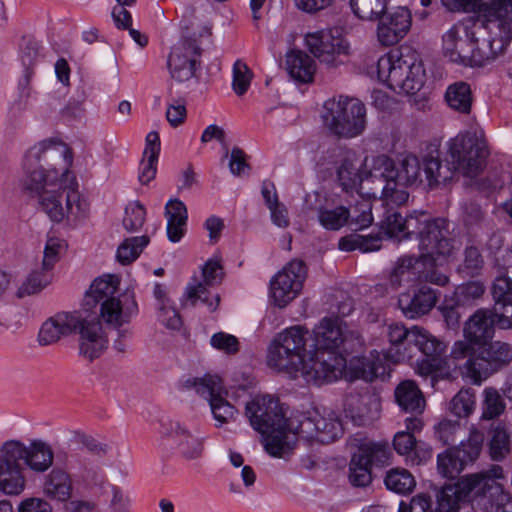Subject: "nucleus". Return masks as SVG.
<instances>
[{
	"mask_svg": "<svg viewBox=\"0 0 512 512\" xmlns=\"http://www.w3.org/2000/svg\"><path fill=\"white\" fill-rule=\"evenodd\" d=\"M313 338L310 335L309 348L327 352H340V347L347 341L345 326L338 317H325L313 330Z\"/></svg>",
	"mask_w": 512,
	"mask_h": 512,
	"instance_id": "24",
	"label": "nucleus"
},
{
	"mask_svg": "<svg viewBox=\"0 0 512 512\" xmlns=\"http://www.w3.org/2000/svg\"><path fill=\"white\" fill-rule=\"evenodd\" d=\"M479 476L473 473L461 477L457 482L443 486L436 493L437 512H458L462 505L473 500Z\"/></svg>",
	"mask_w": 512,
	"mask_h": 512,
	"instance_id": "21",
	"label": "nucleus"
},
{
	"mask_svg": "<svg viewBox=\"0 0 512 512\" xmlns=\"http://www.w3.org/2000/svg\"><path fill=\"white\" fill-rule=\"evenodd\" d=\"M483 265L484 260L479 249L470 246L464 251V260L459 266L458 271L466 277H474L480 273Z\"/></svg>",
	"mask_w": 512,
	"mask_h": 512,
	"instance_id": "57",
	"label": "nucleus"
},
{
	"mask_svg": "<svg viewBox=\"0 0 512 512\" xmlns=\"http://www.w3.org/2000/svg\"><path fill=\"white\" fill-rule=\"evenodd\" d=\"M497 323L491 309H478L465 322L463 333L466 340L477 344L492 339Z\"/></svg>",
	"mask_w": 512,
	"mask_h": 512,
	"instance_id": "30",
	"label": "nucleus"
},
{
	"mask_svg": "<svg viewBox=\"0 0 512 512\" xmlns=\"http://www.w3.org/2000/svg\"><path fill=\"white\" fill-rule=\"evenodd\" d=\"M425 259V265L421 268L420 280L423 282H430L439 286H444L448 283L449 278L446 274L440 272L435 266L434 257H422Z\"/></svg>",
	"mask_w": 512,
	"mask_h": 512,
	"instance_id": "62",
	"label": "nucleus"
},
{
	"mask_svg": "<svg viewBox=\"0 0 512 512\" xmlns=\"http://www.w3.org/2000/svg\"><path fill=\"white\" fill-rule=\"evenodd\" d=\"M286 70L296 81L308 83L316 70L315 61L303 51L292 50L286 55Z\"/></svg>",
	"mask_w": 512,
	"mask_h": 512,
	"instance_id": "37",
	"label": "nucleus"
},
{
	"mask_svg": "<svg viewBox=\"0 0 512 512\" xmlns=\"http://www.w3.org/2000/svg\"><path fill=\"white\" fill-rule=\"evenodd\" d=\"M412 328L407 329L403 324L392 323L385 329V335L389 347L385 349L384 356L393 363H399L411 359L408 346L411 342Z\"/></svg>",
	"mask_w": 512,
	"mask_h": 512,
	"instance_id": "28",
	"label": "nucleus"
},
{
	"mask_svg": "<svg viewBox=\"0 0 512 512\" xmlns=\"http://www.w3.org/2000/svg\"><path fill=\"white\" fill-rule=\"evenodd\" d=\"M415 229H418L421 257L451 255L453 240L450 236L449 222L446 219H418Z\"/></svg>",
	"mask_w": 512,
	"mask_h": 512,
	"instance_id": "16",
	"label": "nucleus"
},
{
	"mask_svg": "<svg viewBox=\"0 0 512 512\" xmlns=\"http://www.w3.org/2000/svg\"><path fill=\"white\" fill-rule=\"evenodd\" d=\"M384 483L388 490L402 495L411 493L416 486L414 476L404 468L387 471Z\"/></svg>",
	"mask_w": 512,
	"mask_h": 512,
	"instance_id": "46",
	"label": "nucleus"
},
{
	"mask_svg": "<svg viewBox=\"0 0 512 512\" xmlns=\"http://www.w3.org/2000/svg\"><path fill=\"white\" fill-rule=\"evenodd\" d=\"M412 23L411 13L407 8L384 13L377 25V39L382 46H393L409 32Z\"/></svg>",
	"mask_w": 512,
	"mask_h": 512,
	"instance_id": "25",
	"label": "nucleus"
},
{
	"mask_svg": "<svg viewBox=\"0 0 512 512\" xmlns=\"http://www.w3.org/2000/svg\"><path fill=\"white\" fill-rule=\"evenodd\" d=\"M21 450V461L35 472H45L53 464L54 452L49 444L42 440H34L26 447L20 441H8Z\"/></svg>",
	"mask_w": 512,
	"mask_h": 512,
	"instance_id": "29",
	"label": "nucleus"
},
{
	"mask_svg": "<svg viewBox=\"0 0 512 512\" xmlns=\"http://www.w3.org/2000/svg\"><path fill=\"white\" fill-rule=\"evenodd\" d=\"M66 146L50 140L31 147L24 157L23 188L37 200L38 208L51 221L64 220L77 226L90 212V203L79 192L78 182L69 172L71 157Z\"/></svg>",
	"mask_w": 512,
	"mask_h": 512,
	"instance_id": "1",
	"label": "nucleus"
},
{
	"mask_svg": "<svg viewBox=\"0 0 512 512\" xmlns=\"http://www.w3.org/2000/svg\"><path fill=\"white\" fill-rule=\"evenodd\" d=\"M376 69L378 79L399 94H415L424 84L422 61L411 47H401L381 56Z\"/></svg>",
	"mask_w": 512,
	"mask_h": 512,
	"instance_id": "4",
	"label": "nucleus"
},
{
	"mask_svg": "<svg viewBox=\"0 0 512 512\" xmlns=\"http://www.w3.org/2000/svg\"><path fill=\"white\" fill-rule=\"evenodd\" d=\"M421 171L422 162L413 154L403 156L397 163L386 155H379L373 159L370 175L392 179L408 187L421 183Z\"/></svg>",
	"mask_w": 512,
	"mask_h": 512,
	"instance_id": "15",
	"label": "nucleus"
},
{
	"mask_svg": "<svg viewBox=\"0 0 512 512\" xmlns=\"http://www.w3.org/2000/svg\"><path fill=\"white\" fill-rule=\"evenodd\" d=\"M21 455L15 444L4 443L0 455V489L5 494L18 495L25 488Z\"/></svg>",
	"mask_w": 512,
	"mask_h": 512,
	"instance_id": "20",
	"label": "nucleus"
},
{
	"mask_svg": "<svg viewBox=\"0 0 512 512\" xmlns=\"http://www.w3.org/2000/svg\"><path fill=\"white\" fill-rule=\"evenodd\" d=\"M353 13L362 20H378L387 10V0H350Z\"/></svg>",
	"mask_w": 512,
	"mask_h": 512,
	"instance_id": "47",
	"label": "nucleus"
},
{
	"mask_svg": "<svg viewBox=\"0 0 512 512\" xmlns=\"http://www.w3.org/2000/svg\"><path fill=\"white\" fill-rule=\"evenodd\" d=\"M422 169L430 187L438 186L452 179L456 172L451 160L446 154V164L443 165L438 149L427 152L422 158Z\"/></svg>",
	"mask_w": 512,
	"mask_h": 512,
	"instance_id": "32",
	"label": "nucleus"
},
{
	"mask_svg": "<svg viewBox=\"0 0 512 512\" xmlns=\"http://www.w3.org/2000/svg\"><path fill=\"white\" fill-rule=\"evenodd\" d=\"M512 39V23L472 20L454 24L443 36V53L465 66H485L504 52Z\"/></svg>",
	"mask_w": 512,
	"mask_h": 512,
	"instance_id": "2",
	"label": "nucleus"
},
{
	"mask_svg": "<svg viewBox=\"0 0 512 512\" xmlns=\"http://www.w3.org/2000/svg\"><path fill=\"white\" fill-rule=\"evenodd\" d=\"M308 50L329 67L342 64L341 55L347 54L348 46L341 37H334L329 31L309 33L305 37Z\"/></svg>",
	"mask_w": 512,
	"mask_h": 512,
	"instance_id": "22",
	"label": "nucleus"
},
{
	"mask_svg": "<svg viewBox=\"0 0 512 512\" xmlns=\"http://www.w3.org/2000/svg\"><path fill=\"white\" fill-rule=\"evenodd\" d=\"M203 282L189 284L186 288L187 300L194 306L199 300L207 305L210 311L216 310L220 302L218 294H212L207 286H214L221 282L223 277L222 266L216 260H208L202 269Z\"/></svg>",
	"mask_w": 512,
	"mask_h": 512,
	"instance_id": "23",
	"label": "nucleus"
},
{
	"mask_svg": "<svg viewBox=\"0 0 512 512\" xmlns=\"http://www.w3.org/2000/svg\"><path fill=\"white\" fill-rule=\"evenodd\" d=\"M395 400L400 409L406 413L422 414L426 401L422 391L412 380H405L395 389Z\"/></svg>",
	"mask_w": 512,
	"mask_h": 512,
	"instance_id": "35",
	"label": "nucleus"
},
{
	"mask_svg": "<svg viewBox=\"0 0 512 512\" xmlns=\"http://www.w3.org/2000/svg\"><path fill=\"white\" fill-rule=\"evenodd\" d=\"M417 223V217L403 218L397 211L386 210L384 219L381 222V228L389 237L404 238L414 233Z\"/></svg>",
	"mask_w": 512,
	"mask_h": 512,
	"instance_id": "41",
	"label": "nucleus"
},
{
	"mask_svg": "<svg viewBox=\"0 0 512 512\" xmlns=\"http://www.w3.org/2000/svg\"><path fill=\"white\" fill-rule=\"evenodd\" d=\"M349 481L355 487H366L372 482L371 466L355 453L349 464Z\"/></svg>",
	"mask_w": 512,
	"mask_h": 512,
	"instance_id": "51",
	"label": "nucleus"
},
{
	"mask_svg": "<svg viewBox=\"0 0 512 512\" xmlns=\"http://www.w3.org/2000/svg\"><path fill=\"white\" fill-rule=\"evenodd\" d=\"M309 339V331L300 325L279 332L268 346L267 365L297 377L309 349Z\"/></svg>",
	"mask_w": 512,
	"mask_h": 512,
	"instance_id": "6",
	"label": "nucleus"
},
{
	"mask_svg": "<svg viewBox=\"0 0 512 512\" xmlns=\"http://www.w3.org/2000/svg\"><path fill=\"white\" fill-rule=\"evenodd\" d=\"M476 396L471 389H461L449 402L448 410L459 418L469 417L475 410Z\"/></svg>",
	"mask_w": 512,
	"mask_h": 512,
	"instance_id": "50",
	"label": "nucleus"
},
{
	"mask_svg": "<svg viewBox=\"0 0 512 512\" xmlns=\"http://www.w3.org/2000/svg\"><path fill=\"white\" fill-rule=\"evenodd\" d=\"M202 49L195 39L183 38L172 47L167 60L170 76L177 82H186L195 76L200 65Z\"/></svg>",
	"mask_w": 512,
	"mask_h": 512,
	"instance_id": "18",
	"label": "nucleus"
},
{
	"mask_svg": "<svg viewBox=\"0 0 512 512\" xmlns=\"http://www.w3.org/2000/svg\"><path fill=\"white\" fill-rule=\"evenodd\" d=\"M483 442L484 433L472 425L466 440L438 454V473L446 478H456L463 470L478 460L481 455Z\"/></svg>",
	"mask_w": 512,
	"mask_h": 512,
	"instance_id": "11",
	"label": "nucleus"
},
{
	"mask_svg": "<svg viewBox=\"0 0 512 512\" xmlns=\"http://www.w3.org/2000/svg\"><path fill=\"white\" fill-rule=\"evenodd\" d=\"M451 11L473 12L472 20L512 23V0H442Z\"/></svg>",
	"mask_w": 512,
	"mask_h": 512,
	"instance_id": "19",
	"label": "nucleus"
},
{
	"mask_svg": "<svg viewBox=\"0 0 512 512\" xmlns=\"http://www.w3.org/2000/svg\"><path fill=\"white\" fill-rule=\"evenodd\" d=\"M381 242L382 239L378 234L364 236L358 233H351L339 239L338 248L345 252L357 249L361 252H372L381 248Z\"/></svg>",
	"mask_w": 512,
	"mask_h": 512,
	"instance_id": "44",
	"label": "nucleus"
},
{
	"mask_svg": "<svg viewBox=\"0 0 512 512\" xmlns=\"http://www.w3.org/2000/svg\"><path fill=\"white\" fill-rule=\"evenodd\" d=\"M252 80V72L248 66L237 60L233 66V89L235 93L242 96L248 90Z\"/></svg>",
	"mask_w": 512,
	"mask_h": 512,
	"instance_id": "59",
	"label": "nucleus"
},
{
	"mask_svg": "<svg viewBox=\"0 0 512 512\" xmlns=\"http://www.w3.org/2000/svg\"><path fill=\"white\" fill-rule=\"evenodd\" d=\"M245 415L254 430L264 436L265 450L273 457H285L294 448V436L279 400L271 395H257L245 406Z\"/></svg>",
	"mask_w": 512,
	"mask_h": 512,
	"instance_id": "3",
	"label": "nucleus"
},
{
	"mask_svg": "<svg viewBox=\"0 0 512 512\" xmlns=\"http://www.w3.org/2000/svg\"><path fill=\"white\" fill-rule=\"evenodd\" d=\"M385 185L382 189V200L388 207L387 210H393L394 206H401L405 204L409 198L406 190L399 188L401 186L398 182L392 179H383Z\"/></svg>",
	"mask_w": 512,
	"mask_h": 512,
	"instance_id": "54",
	"label": "nucleus"
},
{
	"mask_svg": "<svg viewBox=\"0 0 512 512\" xmlns=\"http://www.w3.org/2000/svg\"><path fill=\"white\" fill-rule=\"evenodd\" d=\"M358 455L367 460L369 465L384 464L388 461L391 451L387 443H366L359 448Z\"/></svg>",
	"mask_w": 512,
	"mask_h": 512,
	"instance_id": "55",
	"label": "nucleus"
},
{
	"mask_svg": "<svg viewBox=\"0 0 512 512\" xmlns=\"http://www.w3.org/2000/svg\"><path fill=\"white\" fill-rule=\"evenodd\" d=\"M485 292V286L480 281H469L459 285L454 291V303L456 306H466L481 298Z\"/></svg>",
	"mask_w": 512,
	"mask_h": 512,
	"instance_id": "52",
	"label": "nucleus"
},
{
	"mask_svg": "<svg viewBox=\"0 0 512 512\" xmlns=\"http://www.w3.org/2000/svg\"><path fill=\"white\" fill-rule=\"evenodd\" d=\"M488 452L492 460H504L512 450L511 428L505 421H498L489 429Z\"/></svg>",
	"mask_w": 512,
	"mask_h": 512,
	"instance_id": "34",
	"label": "nucleus"
},
{
	"mask_svg": "<svg viewBox=\"0 0 512 512\" xmlns=\"http://www.w3.org/2000/svg\"><path fill=\"white\" fill-rule=\"evenodd\" d=\"M323 120L329 131L343 138L360 135L366 127L365 105L356 98L340 96L324 104Z\"/></svg>",
	"mask_w": 512,
	"mask_h": 512,
	"instance_id": "7",
	"label": "nucleus"
},
{
	"mask_svg": "<svg viewBox=\"0 0 512 512\" xmlns=\"http://www.w3.org/2000/svg\"><path fill=\"white\" fill-rule=\"evenodd\" d=\"M461 431V423L457 420L442 419L434 426L435 437L444 445L454 443Z\"/></svg>",
	"mask_w": 512,
	"mask_h": 512,
	"instance_id": "56",
	"label": "nucleus"
},
{
	"mask_svg": "<svg viewBox=\"0 0 512 512\" xmlns=\"http://www.w3.org/2000/svg\"><path fill=\"white\" fill-rule=\"evenodd\" d=\"M512 362V346L502 341H491L482 345L477 356L470 357L462 367L463 376L473 384H481L494 373L506 368Z\"/></svg>",
	"mask_w": 512,
	"mask_h": 512,
	"instance_id": "10",
	"label": "nucleus"
},
{
	"mask_svg": "<svg viewBox=\"0 0 512 512\" xmlns=\"http://www.w3.org/2000/svg\"><path fill=\"white\" fill-rule=\"evenodd\" d=\"M340 186L346 192L357 190L361 184L362 178L359 174V168L349 160H344L337 172Z\"/></svg>",
	"mask_w": 512,
	"mask_h": 512,
	"instance_id": "53",
	"label": "nucleus"
},
{
	"mask_svg": "<svg viewBox=\"0 0 512 512\" xmlns=\"http://www.w3.org/2000/svg\"><path fill=\"white\" fill-rule=\"evenodd\" d=\"M445 100L452 110L461 114H469L473 103L470 85L463 81L449 85L445 93Z\"/></svg>",
	"mask_w": 512,
	"mask_h": 512,
	"instance_id": "42",
	"label": "nucleus"
},
{
	"mask_svg": "<svg viewBox=\"0 0 512 512\" xmlns=\"http://www.w3.org/2000/svg\"><path fill=\"white\" fill-rule=\"evenodd\" d=\"M145 219L146 210L144 206L139 201H135L126 206L123 226L128 232H134L143 226Z\"/></svg>",
	"mask_w": 512,
	"mask_h": 512,
	"instance_id": "58",
	"label": "nucleus"
},
{
	"mask_svg": "<svg viewBox=\"0 0 512 512\" xmlns=\"http://www.w3.org/2000/svg\"><path fill=\"white\" fill-rule=\"evenodd\" d=\"M351 224L358 230L369 227L373 222L372 204L368 200L357 202L353 208V213H350Z\"/></svg>",
	"mask_w": 512,
	"mask_h": 512,
	"instance_id": "61",
	"label": "nucleus"
},
{
	"mask_svg": "<svg viewBox=\"0 0 512 512\" xmlns=\"http://www.w3.org/2000/svg\"><path fill=\"white\" fill-rule=\"evenodd\" d=\"M148 243L149 237L145 235L125 239L117 249V260L124 265L130 264L139 257Z\"/></svg>",
	"mask_w": 512,
	"mask_h": 512,
	"instance_id": "49",
	"label": "nucleus"
},
{
	"mask_svg": "<svg viewBox=\"0 0 512 512\" xmlns=\"http://www.w3.org/2000/svg\"><path fill=\"white\" fill-rule=\"evenodd\" d=\"M345 366L342 353L309 348L299 373L307 382L320 385L339 379Z\"/></svg>",
	"mask_w": 512,
	"mask_h": 512,
	"instance_id": "14",
	"label": "nucleus"
},
{
	"mask_svg": "<svg viewBox=\"0 0 512 512\" xmlns=\"http://www.w3.org/2000/svg\"><path fill=\"white\" fill-rule=\"evenodd\" d=\"M424 265L425 259H422L421 256L418 258L412 256L400 258L390 275L391 285L397 288L403 283L419 281L421 268Z\"/></svg>",
	"mask_w": 512,
	"mask_h": 512,
	"instance_id": "39",
	"label": "nucleus"
},
{
	"mask_svg": "<svg viewBox=\"0 0 512 512\" xmlns=\"http://www.w3.org/2000/svg\"><path fill=\"white\" fill-rule=\"evenodd\" d=\"M210 344L213 348L226 354H235L239 351V340L234 335L225 332L213 334Z\"/></svg>",
	"mask_w": 512,
	"mask_h": 512,
	"instance_id": "63",
	"label": "nucleus"
},
{
	"mask_svg": "<svg viewBox=\"0 0 512 512\" xmlns=\"http://www.w3.org/2000/svg\"><path fill=\"white\" fill-rule=\"evenodd\" d=\"M307 268L302 260L294 259L270 280V295L274 303L285 307L295 299L303 288Z\"/></svg>",
	"mask_w": 512,
	"mask_h": 512,
	"instance_id": "17",
	"label": "nucleus"
},
{
	"mask_svg": "<svg viewBox=\"0 0 512 512\" xmlns=\"http://www.w3.org/2000/svg\"><path fill=\"white\" fill-rule=\"evenodd\" d=\"M446 149L455 170L470 178L483 171L489 155L486 140L473 132L457 134L446 143Z\"/></svg>",
	"mask_w": 512,
	"mask_h": 512,
	"instance_id": "8",
	"label": "nucleus"
},
{
	"mask_svg": "<svg viewBox=\"0 0 512 512\" xmlns=\"http://www.w3.org/2000/svg\"><path fill=\"white\" fill-rule=\"evenodd\" d=\"M291 435L308 443L328 444L334 442L343 434V425L339 417L331 412L321 415L313 412L310 415L299 414L288 422Z\"/></svg>",
	"mask_w": 512,
	"mask_h": 512,
	"instance_id": "9",
	"label": "nucleus"
},
{
	"mask_svg": "<svg viewBox=\"0 0 512 512\" xmlns=\"http://www.w3.org/2000/svg\"><path fill=\"white\" fill-rule=\"evenodd\" d=\"M72 490L73 484L70 475L60 468H54L45 477L43 493L52 500L66 502L71 498Z\"/></svg>",
	"mask_w": 512,
	"mask_h": 512,
	"instance_id": "36",
	"label": "nucleus"
},
{
	"mask_svg": "<svg viewBox=\"0 0 512 512\" xmlns=\"http://www.w3.org/2000/svg\"><path fill=\"white\" fill-rule=\"evenodd\" d=\"M118 282L111 276L95 279L84 297L83 306L91 310L100 306V317L108 325L118 328L129 323L138 313V305L133 295L117 297Z\"/></svg>",
	"mask_w": 512,
	"mask_h": 512,
	"instance_id": "5",
	"label": "nucleus"
},
{
	"mask_svg": "<svg viewBox=\"0 0 512 512\" xmlns=\"http://www.w3.org/2000/svg\"><path fill=\"white\" fill-rule=\"evenodd\" d=\"M186 386L194 387L208 401L216 427L236 420L239 411L227 400L228 392L218 376L206 375L203 378L187 380Z\"/></svg>",
	"mask_w": 512,
	"mask_h": 512,
	"instance_id": "13",
	"label": "nucleus"
},
{
	"mask_svg": "<svg viewBox=\"0 0 512 512\" xmlns=\"http://www.w3.org/2000/svg\"><path fill=\"white\" fill-rule=\"evenodd\" d=\"M344 411L355 425L363 426L372 422L379 415L380 401L369 393L349 394L345 398Z\"/></svg>",
	"mask_w": 512,
	"mask_h": 512,
	"instance_id": "27",
	"label": "nucleus"
},
{
	"mask_svg": "<svg viewBox=\"0 0 512 512\" xmlns=\"http://www.w3.org/2000/svg\"><path fill=\"white\" fill-rule=\"evenodd\" d=\"M491 310L500 328L512 329V299L494 304Z\"/></svg>",
	"mask_w": 512,
	"mask_h": 512,
	"instance_id": "64",
	"label": "nucleus"
},
{
	"mask_svg": "<svg viewBox=\"0 0 512 512\" xmlns=\"http://www.w3.org/2000/svg\"><path fill=\"white\" fill-rule=\"evenodd\" d=\"M170 436L176 443L179 453L186 460H195L202 457L204 452L203 439L192 434L179 422L170 424Z\"/></svg>",
	"mask_w": 512,
	"mask_h": 512,
	"instance_id": "33",
	"label": "nucleus"
},
{
	"mask_svg": "<svg viewBox=\"0 0 512 512\" xmlns=\"http://www.w3.org/2000/svg\"><path fill=\"white\" fill-rule=\"evenodd\" d=\"M160 147L161 142L158 132H150L146 137L144 159L141 162V169L139 174V181L142 184H148L156 176Z\"/></svg>",
	"mask_w": 512,
	"mask_h": 512,
	"instance_id": "38",
	"label": "nucleus"
},
{
	"mask_svg": "<svg viewBox=\"0 0 512 512\" xmlns=\"http://www.w3.org/2000/svg\"><path fill=\"white\" fill-rule=\"evenodd\" d=\"M506 410V403L502 394L493 387L483 390L480 419L484 421L498 419Z\"/></svg>",
	"mask_w": 512,
	"mask_h": 512,
	"instance_id": "45",
	"label": "nucleus"
},
{
	"mask_svg": "<svg viewBox=\"0 0 512 512\" xmlns=\"http://www.w3.org/2000/svg\"><path fill=\"white\" fill-rule=\"evenodd\" d=\"M436 291L426 285L421 286L413 295H403L399 298V307L403 314L410 319L427 314L436 304Z\"/></svg>",
	"mask_w": 512,
	"mask_h": 512,
	"instance_id": "31",
	"label": "nucleus"
},
{
	"mask_svg": "<svg viewBox=\"0 0 512 512\" xmlns=\"http://www.w3.org/2000/svg\"><path fill=\"white\" fill-rule=\"evenodd\" d=\"M40 44L31 36H24L20 47L21 61L26 69L33 67L40 58Z\"/></svg>",
	"mask_w": 512,
	"mask_h": 512,
	"instance_id": "60",
	"label": "nucleus"
},
{
	"mask_svg": "<svg viewBox=\"0 0 512 512\" xmlns=\"http://www.w3.org/2000/svg\"><path fill=\"white\" fill-rule=\"evenodd\" d=\"M81 325V315L78 312H60L47 319L41 326L38 342L47 346L58 342L78 330Z\"/></svg>",
	"mask_w": 512,
	"mask_h": 512,
	"instance_id": "26",
	"label": "nucleus"
},
{
	"mask_svg": "<svg viewBox=\"0 0 512 512\" xmlns=\"http://www.w3.org/2000/svg\"><path fill=\"white\" fill-rule=\"evenodd\" d=\"M411 342L423 355L432 361H437L446 348L443 342L418 326L412 327Z\"/></svg>",
	"mask_w": 512,
	"mask_h": 512,
	"instance_id": "43",
	"label": "nucleus"
},
{
	"mask_svg": "<svg viewBox=\"0 0 512 512\" xmlns=\"http://www.w3.org/2000/svg\"><path fill=\"white\" fill-rule=\"evenodd\" d=\"M473 475L479 476L473 499L483 512H512V495L498 482L504 477L501 466L494 464Z\"/></svg>",
	"mask_w": 512,
	"mask_h": 512,
	"instance_id": "12",
	"label": "nucleus"
},
{
	"mask_svg": "<svg viewBox=\"0 0 512 512\" xmlns=\"http://www.w3.org/2000/svg\"><path fill=\"white\" fill-rule=\"evenodd\" d=\"M350 218V211L344 206L333 209L321 207L318 209V221L326 230L338 231L344 227Z\"/></svg>",
	"mask_w": 512,
	"mask_h": 512,
	"instance_id": "48",
	"label": "nucleus"
},
{
	"mask_svg": "<svg viewBox=\"0 0 512 512\" xmlns=\"http://www.w3.org/2000/svg\"><path fill=\"white\" fill-rule=\"evenodd\" d=\"M53 281V272L42 267H36L30 271L25 279L18 286L15 297L23 299L40 294Z\"/></svg>",
	"mask_w": 512,
	"mask_h": 512,
	"instance_id": "40",
	"label": "nucleus"
}]
</instances>
